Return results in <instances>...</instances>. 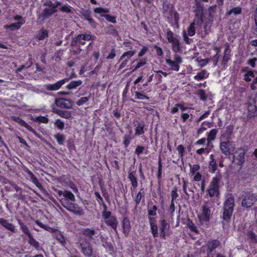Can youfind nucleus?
<instances>
[{
    "label": "nucleus",
    "instance_id": "obj_1",
    "mask_svg": "<svg viewBox=\"0 0 257 257\" xmlns=\"http://www.w3.org/2000/svg\"><path fill=\"white\" fill-rule=\"evenodd\" d=\"M234 206V199L229 195L224 203L223 207L222 219L223 221L228 222L231 218Z\"/></svg>",
    "mask_w": 257,
    "mask_h": 257
},
{
    "label": "nucleus",
    "instance_id": "obj_2",
    "mask_svg": "<svg viewBox=\"0 0 257 257\" xmlns=\"http://www.w3.org/2000/svg\"><path fill=\"white\" fill-rule=\"evenodd\" d=\"M241 198V206L245 208L251 207L257 201L256 196L251 192H247L242 194Z\"/></svg>",
    "mask_w": 257,
    "mask_h": 257
},
{
    "label": "nucleus",
    "instance_id": "obj_3",
    "mask_svg": "<svg viewBox=\"0 0 257 257\" xmlns=\"http://www.w3.org/2000/svg\"><path fill=\"white\" fill-rule=\"evenodd\" d=\"M221 176L220 175H217L216 176L213 178L211 182L210 183L209 188L207 190L209 195L210 197L214 196H218L219 194L218 183L220 181Z\"/></svg>",
    "mask_w": 257,
    "mask_h": 257
},
{
    "label": "nucleus",
    "instance_id": "obj_4",
    "mask_svg": "<svg viewBox=\"0 0 257 257\" xmlns=\"http://www.w3.org/2000/svg\"><path fill=\"white\" fill-rule=\"evenodd\" d=\"M208 0H195V6L194 8L196 17L198 18V25L201 24L203 22V16L204 6L201 4V2H208Z\"/></svg>",
    "mask_w": 257,
    "mask_h": 257
},
{
    "label": "nucleus",
    "instance_id": "obj_5",
    "mask_svg": "<svg viewBox=\"0 0 257 257\" xmlns=\"http://www.w3.org/2000/svg\"><path fill=\"white\" fill-rule=\"evenodd\" d=\"M247 109L248 117L251 118L257 115V94L249 98Z\"/></svg>",
    "mask_w": 257,
    "mask_h": 257
},
{
    "label": "nucleus",
    "instance_id": "obj_6",
    "mask_svg": "<svg viewBox=\"0 0 257 257\" xmlns=\"http://www.w3.org/2000/svg\"><path fill=\"white\" fill-rule=\"evenodd\" d=\"M245 152L244 150L239 149L235 151L233 156V161L236 165L241 166L245 161Z\"/></svg>",
    "mask_w": 257,
    "mask_h": 257
},
{
    "label": "nucleus",
    "instance_id": "obj_7",
    "mask_svg": "<svg viewBox=\"0 0 257 257\" xmlns=\"http://www.w3.org/2000/svg\"><path fill=\"white\" fill-rule=\"evenodd\" d=\"M61 203L65 208L71 212L78 214H79L82 212V209L76 204L72 202H69L65 200H61Z\"/></svg>",
    "mask_w": 257,
    "mask_h": 257
},
{
    "label": "nucleus",
    "instance_id": "obj_8",
    "mask_svg": "<svg viewBox=\"0 0 257 257\" xmlns=\"http://www.w3.org/2000/svg\"><path fill=\"white\" fill-rule=\"evenodd\" d=\"M220 150L225 155H229L231 152L234 150V147L232 143L228 141L226 142H223L220 145Z\"/></svg>",
    "mask_w": 257,
    "mask_h": 257
},
{
    "label": "nucleus",
    "instance_id": "obj_9",
    "mask_svg": "<svg viewBox=\"0 0 257 257\" xmlns=\"http://www.w3.org/2000/svg\"><path fill=\"white\" fill-rule=\"evenodd\" d=\"M211 203L206 202L205 204L202 206V212L199 217L201 219L208 221L209 219V215L210 214V208Z\"/></svg>",
    "mask_w": 257,
    "mask_h": 257
},
{
    "label": "nucleus",
    "instance_id": "obj_10",
    "mask_svg": "<svg viewBox=\"0 0 257 257\" xmlns=\"http://www.w3.org/2000/svg\"><path fill=\"white\" fill-rule=\"evenodd\" d=\"M56 105L58 107L70 109L72 107L71 101L64 98H60L55 100Z\"/></svg>",
    "mask_w": 257,
    "mask_h": 257
},
{
    "label": "nucleus",
    "instance_id": "obj_11",
    "mask_svg": "<svg viewBox=\"0 0 257 257\" xmlns=\"http://www.w3.org/2000/svg\"><path fill=\"white\" fill-rule=\"evenodd\" d=\"M82 251L85 255L91 256L92 255V247L88 241H84L80 243Z\"/></svg>",
    "mask_w": 257,
    "mask_h": 257
},
{
    "label": "nucleus",
    "instance_id": "obj_12",
    "mask_svg": "<svg viewBox=\"0 0 257 257\" xmlns=\"http://www.w3.org/2000/svg\"><path fill=\"white\" fill-rule=\"evenodd\" d=\"M170 224L164 219L160 220V237L165 238L169 231Z\"/></svg>",
    "mask_w": 257,
    "mask_h": 257
},
{
    "label": "nucleus",
    "instance_id": "obj_13",
    "mask_svg": "<svg viewBox=\"0 0 257 257\" xmlns=\"http://www.w3.org/2000/svg\"><path fill=\"white\" fill-rule=\"evenodd\" d=\"M69 79L65 78L63 80H60L56 83L53 84H48L45 86L47 89L51 91H54L59 89L61 86H62L65 82L68 80Z\"/></svg>",
    "mask_w": 257,
    "mask_h": 257
},
{
    "label": "nucleus",
    "instance_id": "obj_14",
    "mask_svg": "<svg viewBox=\"0 0 257 257\" xmlns=\"http://www.w3.org/2000/svg\"><path fill=\"white\" fill-rule=\"evenodd\" d=\"M163 9L164 11L163 13L164 15L166 14L167 12H169L170 13H173L175 21L177 22L179 20V14L177 13V12L173 11V8L172 6L164 4L163 6Z\"/></svg>",
    "mask_w": 257,
    "mask_h": 257
},
{
    "label": "nucleus",
    "instance_id": "obj_15",
    "mask_svg": "<svg viewBox=\"0 0 257 257\" xmlns=\"http://www.w3.org/2000/svg\"><path fill=\"white\" fill-rule=\"evenodd\" d=\"M149 222L151 227V230L154 237L158 236V226L156 223V220L154 217H149Z\"/></svg>",
    "mask_w": 257,
    "mask_h": 257
},
{
    "label": "nucleus",
    "instance_id": "obj_16",
    "mask_svg": "<svg viewBox=\"0 0 257 257\" xmlns=\"http://www.w3.org/2000/svg\"><path fill=\"white\" fill-rule=\"evenodd\" d=\"M0 224L9 231L13 232H16L15 226L12 223L9 222L7 220L3 218H0Z\"/></svg>",
    "mask_w": 257,
    "mask_h": 257
},
{
    "label": "nucleus",
    "instance_id": "obj_17",
    "mask_svg": "<svg viewBox=\"0 0 257 257\" xmlns=\"http://www.w3.org/2000/svg\"><path fill=\"white\" fill-rule=\"evenodd\" d=\"M27 173L30 177L33 183H34L41 190H42L43 192L46 193V190L44 188L42 185L39 182L38 179L34 176L33 173L29 170H28Z\"/></svg>",
    "mask_w": 257,
    "mask_h": 257
},
{
    "label": "nucleus",
    "instance_id": "obj_18",
    "mask_svg": "<svg viewBox=\"0 0 257 257\" xmlns=\"http://www.w3.org/2000/svg\"><path fill=\"white\" fill-rule=\"evenodd\" d=\"M128 178L131 181L132 186L135 188L138 186L137 178L136 177V171L130 169L128 173Z\"/></svg>",
    "mask_w": 257,
    "mask_h": 257
},
{
    "label": "nucleus",
    "instance_id": "obj_19",
    "mask_svg": "<svg viewBox=\"0 0 257 257\" xmlns=\"http://www.w3.org/2000/svg\"><path fill=\"white\" fill-rule=\"evenodd\" d=\"M105 223L108 226H111L117 233L116 230L117 226V221L116 218L115 216H112L111 218H108L105 220Z\"/></svg>",
    "mask_w": 257,
    "mask_h": 257
},
{
    "label": "nucleus",
    "instance_id": "obj_20",
    "mask_svg": "<svg viewBox=\"0 0 257 257\" xmlns=\"http://www.w3.org/2000/svg\"><path fill=\"white\" fill-rule=\"evenodd\" d=\"M53 112L65 118L69 119L71 117V112L67 110L54 109Z\"/></svg>",
    "mask_w": 257,
    "mask_h": 257
},
{
    "label": "nucleus",
    "instance_id": "obj_21",
    "mask_svg": "<svg viewBox=\"0 0 257 257\" xmlns=\"http://www.w3.org/2000/svg\"><path fill=\"white\" fill-rule=\"evenodd\" d=\"M122 227L123 229V233L125 235H127L128 234L130 228H131V225H130V222L127 218H124L123 219L122 221Z\"/></svg>",
    "mask_w": 257,
    "mask_h": 257
},
{
    "label": "nucleus",
    "instance_id": "obj_22",
    "mask_svg": "<svg viewBox=\"0 0 257 257\" xmlns=\"http://www.w3.org/2000/svg\"><path fill=\"white\" fill-rule=\"evenodd\" d=\"M219 244L217 240H214L208 243L207 253H211L213 250L215 249Z\"/></svg>",
    "mask_w": 257,
    "mask_h": 257
},
{
    "label": "nucleus",
    "instance_id": "obj_23",
    "mask_svg": "<svg viewBox=\"0 0 257 257\" xmlns=\"http://www.w3.org/2000/svg\"><path fill=\"white\" fill-rule=\"evenodd\" d=\"M211 161L209 162V171L211 173H214L217 168L216 161L214 158L213 155L211 154L210 156Z\"/></svg>",
    "mask_w": 257,
    "mask_h": 257
},
{
    "label": "nucleus",
    "instance_id": "obj_24",
    "mask_svg": "<svg viewBox=\"0 0 257 257\" xmlns=\"http://www.w3.org/2000/svg\"><path fill=\"white\" fill-rule=\"evenodd\" d=\"M57 12L56 8H48L44 10L42 16L45 18H48Z\"/></svg>",
    "mask_w": 257,
    "mask_h": 257
},
{
    "label": "nucleus",
    "instance_id": "obj_25",
    "mask_svg": "<svg viewBox=\"0 0 257 257\" xmlns=\"http://www.w3.org/2000/svg\"><path fill=\"white\" fill-rule=\"evenodd\" d=\"M145 126V125L144 122H140L135 129V135L140 136L144 134L145 133L144 130Z\"/></svg>",
    "mask_w": 257,
    "mask_h": 257
},
{
    "label": "nucleus",
    "instance_id": "obj_26",
    "mask_svg": "<svg viewBox=\"0 0 257 257\" xmlns=\"http://www.w3.org/2000/svg\"><path fill=\"white\" fill-rule=\"evenodd\" d=\"M95 231L94 229H90L89 228L84 229L82 231V233L91 240L93 239V236L95 234Z\"/></svg>",
    "mask_w": 257,
    "mask_h": 257
},
{
    "label": "nucleus",
    "instance_id": "obj_27",
    "mask_svg": "<svg viewBox=\"0 0 257 257\" xmlns=\"http://www.w3.org/2000/svg\"><path fill=\"white\" fill-rule=\"evenodd\" d=\"M157 209L158 207L156 205H152L149 204L148 207L149 217H151V216H155L157 214Z\"/></svg>",
    "mask_w": 257,
    "mask_h": 257
},
{
    "label": "nucleus",
    "instance_id": "obj_28",
    "mask_svg": "<svg viewBox=\"0 0 257 257\" xmlns=\"http://www.w3.org/2000/svg\"><path fill=\"white\" fill-rule=\"evenodd\" d=\"M217 133V130H216L215 129H212L210 131L208 135V138H207V141H208L207 145L208 146L209 145V143L211 141H213L215 139L216 135Z\"/></svg>",
    "mask_w": 257,
    "mask_h": 257
},
{
    "label": "nucleus",
    "instance_id": "obj_29",
    "mask_svg": "<svg viewBox=\"0 0 257 257\" xmlns=\"http://www.w3.org/2000/svg\"><path fill=\"white\" fill-rule=\"evenodd\" d=\"M166 63L171 67V69L173 70L178 71L179 70V65L178 64L175 63L171 59H167L166 60Z\"/></svg>",
    "mask_w": 257,
    "mask_h": 257
},
{
    "label": "nucleus",
    "instance_id": "obj_30",
    "mask_svg": "<svg viewBox=\"0 0 257 257\" xmlns=\"http://www.w3.org/2000/svg\"><path fill=\"white\" fill-rule=\"evenodd\" d=\"M29 56H30V57L29 58V65H27V63H26L25 64L21 65L19 68H18L16 70L15 73L17 74H18V73L20 72H21L24 68H29V67H30L32 65V64H33L32 58V57H31V55H30Z\"/></svg>",
    "mask_w": 257,
    "mask_h": 257
},
{
    "label": "nucleus",
    "instance_id": "obj_31",
    "mask_svg": "<svg viewBox=\"0 0 257 257\" xmlns=\"http://www.w3.org/2000/svg\"><path fill=\"white\" fill-rule=\"evenodd\" d=\"M82 83L81 80L73 81L71 82L67 86V88L68 89H72L76 88L80 86Z\"/></svg>",
    "mask_w": 257,
    "mask_h": 257
},
{
    "label": "nucleus",
    "instance_id": "obj_32",
    "mask_svg": "<svg viewBox=\"0 0 257 257\" xmlns=\"http://www.w3.org/2000/svg\"><path fill=\"white\" fill-rule=\"evenodd\" d=\"M170 43H171L172 44V49L174 51L177 52L180 51V44L177 38H176Z\"/></svg>",
    "mask_w": 257,
    "mask_h": 257
},
{
    "label": "nucleus",
    "instance_id": "obj_33",
    "mask_svg": "<svg viewBox=\"0 0 257 257\" xmlns=\"http://www.w3.org/2000/svg\"><path fill=\"white\" fill-rule=\"evenodd\" d=\"M22 24H23L22 23L18 22V23H13L10 25H5L4 28L5 29L10 28L11 31H14L16 29H19Z\"/></svg>",
    "mask_w": 257,
    "mask_h": 257
},
{
    "label": "nucleus",
    "instance_id": "obj_34",
    "mask_svg": "<svg viewBox=\"0 0 257 257\" xmlns=\"http://www.w3.org/2000/svg\"><path fill=\"white\" fill-rule=\"evenodd\" d=\"M19 223L20 225V227H21V230H22V231L26 234H27L28 235V237H29L30 236H31V235H32V234H31V233L30 232V230H29L28 227L25 225L24 224V223H23L22 221H19Z\"/></svg>",
    "mask_w": 257,
    "mask_h": 257
},
{
    "label": "nucleus",
    "instance_id": "obj_35",
    "mask_svg": "<svg viewBox=\"0 0 257 257\" xmlns=\"http://www.w3.org/2000/svg\"><path fill=\"white\" fill-rule=\"evenodd\" d=\"M61 3L60 2H56L55 3H53L51 1H46V2L44 3V5L45 6L48 7V8H57L59 6L61 5Z\"/></svg>",
    "mask_w": 257,
    "mask_h": 257
},
{
    "label": "nucleus",
    "instance_id": "obj_36",
    "mask_svg": "<svg viewBox=\"0 0 257 257\" xmlns=\"http://www.w3.org/2000/svg\"><path fill=\"white\" fill-rule=\"evenodd\" d=\"M247 236L251 242L257 243V235L254 232L251 231L248 232Z\"/></svg>",
    "mask_w": 257,
    "mask_h": 257
},
{
    "label": "nucleus",
    "instance_id": "obj_37",
    "mask_svg": "<svg viewBox=\"0 0 257 257\" xmlns=\"http://www.w3.org/2000/svg\"><path fill=\"white\" fill-rule=\"evenodd\" d=\"M196 24L195 22L191 23L188 28V35L190 36H193L195 33V27Z\"/></svg>",
    "mask_w": 257,
    "mask_h": 257
},
{
    "label": "nucleus",
    "instance_id": "obj_38",
    "mask_svg": "<svg viewBox=\"0 0 257 257\" xmlns=\"http://www.w3.org/2000/svg\"><path fill=\"white\" fill-rule=\"evenodd\" d=\"M244 80L249 82L251 80L252 78L254 77V74L252 71H248L244 74Z\"/></svg>",
    "mask_w": 257,
    "mask_h": 257
},
{
    "label": "nucleus",
    "instance_id": "obj_39",
    "mask_svg": "<svg viewBox=\"0 0 257 257\" xmlns=\"http://www.w3.org/2000/svg\"><path fill=\"white\" fill-rule=\"evenodd\" d=\"M206 73L207 71L206 70H202L201 72L197 73V74L194 76V79L196 80H202L205 78H206Z\"/></svg>",
    "mask_w": 257,
    "mask_h": 257
},
{
    "label": "nucleus",
    "instance_id": "obj_40",
    "mask_svg": "<svg viewBox=\"0 0 257 257\" xmlns=\"http://www.w3.org/2000/svg\"><path fill=\"white\" fill-rule=\"evenodd\" d=\"M78 36H84V38L80 41H78L79 45H84L85 44V41H89L91 39V36L90 35L85 34V35H79ZM79 46V45H78Z\"/></svg>",
    "mask_w": 257,
    "mask_h": 257
},
{
    "label": "nucleus",
    "instance_id": "obj_41",
    "mask_svg": "<svg viewBox=\"0 0 257 257\" xmlns=\"http://www.w3.org/2000/svg\"><path fill=\"white\" fill-rule=\"evenodd\" d=\"M241 8L239 7H236V8H233L232 9H231V10L228 11L227 13H226V16H229L232 14H234L235 15L239 14L241 13Z\"/></svg>",
    "mask_w": 257,
    "mask_h": 257
},
{
    "label": "nucleus",
    "instance_id": "obj_42",
    "mask_svg": "<svg viewBox=\"0 0 257 257\" xmlns=\"http://www.w3.org/2000/svg\"><path fill=\"white\" fill-rule=\"evenodd\" d=\"M91 94H89V96L87 97H82L80 99L78 100L76 102V104L78 106H80L83 105L84 103L87 102L90 98Z\"/></svg>",
    "mask_w": 257,
    "mask_h": 257
},
{
    "label": "nucleus",
    "instance_id": "obj_43",
    "mask_svg": "<svg viewBox=\"0 0 257 257\" xmlns=\"http://www.w3.org/2000/svg\"><path fill=\"white\" fill-rule=\"evenodd\" d=\"M83 38L84 36H77L76 37L72 38L70 44L71 46L72 47L76 46L78 45V41H80Z\"/></svg>",
    "mask_w": 257,
    "mask_h": 257
},
{
    "label": "nucleus",
    "instance_id": "obj_44",
    "mask_svg": "<svg viewBox=\"0 0 257 257\" xmlns=\"http://www.w3.org/2000/svg\"><path fill=\"white\" fill-rule=\"evenodd\" d=\"M20 123L21 124L24 126H25L26 128H27L29 131L32 132L35 135H37V132L27 123H26L25 121H24L23 120H21L20 121Z\"/></svg>",
    "mask_w": 257,
    "mask_h": 257
},
{
    "label": "nucleus",
    "instance_id": "obj_45",
    "mask_svg": "<svg viewBox=\"0 0 257 257\" xmlns=\"http://www.w3.org/2000/svg\"><path fill=\"white\" fill-rule=\"evenodd\" d=\"M48 37V32L47 30H42L37 35V38L39 40H44L46 37Z\"/></svg>",
    "mask_w": 257,
    "mask_h": 257
},
{
    "label": "nucleus",
    "instance_id": "obj_46",
    "mask_svg": "<svg viewBox=\"0 0 257 257\" xmlns=\"http://www.w3.org/2000/svg\"><path fill=\"white\" fill-rule=\"evenodd\" d=\"M55 138L57 139V141L59 144L62 145L64 141L65 140V137L64 135L61 134H57L55 135Z\"/></svg>",
    "mask_w": 257,
    "mask_h": 257
},
{
    "label": "nucleus",
    "instance_id": "obj_47",
    "mask_svg": "<svg viewBox=\"0 0 257 257\" xmlns=\"http://www.w3.org/2000/svg\"><path fill=\"white\" fill-rule=\"evenodd\" d=\"M64 197L72 201L75 200L74 195L69 191H64Z\"/></svg>",
    "mask_w": 257,
    "mask_h": 257
},
{
    "label": "nucleus",
    "instance_id": "obj_48",
    "mask_svg": "<svg viewBox=\"0 0 257 257\" xmlns=\"http://www.w3.org/2000/svg\"><path fill=\"white\" fill-rule=\"evenodd\" d=\"M187 225L191 231H194L197 233H198V231L197 229L196 226L192 221L188 220L187 221Z\"/></svg>",
    "mask_w": 257,
    "mask_h": 257
},
{
    "label": "nucleus",
    "instance_id": "obj_49",
    "mask_svg": "<svg viewBox=\"0 0 257 257\" xmlns=\"http://www.w3.org/2000/svg\"><path fill=\"white\" fill-rule=\"evenodd\" d=\"M29 242L31 245L34 246L36 248H38L39 247V242L36 241L33 237V235H31L29 237Z\"/></svg>",
    "mask_w": 257,
    "mask_h": 257
},
{
    "label": "nucleus",
    "instance_id": "obj_50",
    "mask_svg": "<svg viewBox=\"0 0 257 257\" xmlns=\"http://www.w3.org/2000/svg\"><path fill=\"white\" fill-rule=\"evenodd\" d=\"M135 53V51H128L124 53L120 57V59H123V58H125V59H127V61L130 59V58L133 56Z\"/></svg>",
    "mask_w": 257,
    "mask_h": 257
},
{
    "label": "nucleus",
    "instance_id": "obj_51",
    "mask_svg": "<svg viewBox=\"0 0 257 257\" xmlns=\"http://www.w3.org/2000/svg\"><path fill=\"white\" fill-rule=\"evenodd\" d=\"M94 12L97 14H106L109 12V10L106 8H97L94 9Z\"/></svg>",
    "mask_w": 257,
    "mask_h": 257
},
{
    "label": "nucleus",
    "instance_id": "obj_52",
    "mask_svg": "<svg viewBox=\"0 0 257 257\" xmlns=\"http://www.w3.org/2000/svg\"><path fill=\"white\" fill-rule=\"evenodd\" d=\"M132 138L130 135H125L123 138V143L125 147H128L130 144V141L131 140Z\"/></svg>",
    "mask_w": 257,
    "mask_h": 257
},
{
    "label": "nucleus",
    "instance_id": "obj_53",
    "mask_svg": "<svg viewBox=\"0 0 257 257\" xmlns=\"http://www.w3.org/2000/svg\"><path fill=\"white\" fill-rule=\"evenodd\" d=\"M101 16L102 17H104L105 18V19L112 23H116V20H115V17H113V16H110L109 15H106V14H102L101 15Z\"/></svg>",
    "mask_w": 257,
    "mask_h": 257
},
{
    "label": "nucleus",
    "instance_id": "obj_54",
    "mask_svg": "<svg viewBox=\"0 0 257 257\" xmlns=\"http://www.w3.org/2000/svg\"><path fill=\"white\" fill-rule=\"evenodd\" d=\"M209 15L210 17V21H212L211 19H213V15L216 11V6H213L209 8Z\"/></svg>",
    "mask_w": 257,
    "mask_h": 257
},
{
    "label": "nucleus",
    "instance_id": "obj_55",
    "mask_svg": "<svg viewBox=\"0 0 257 257\" xmlns=\"http://www.w3.org/2000/svg\"><path fill=\"white\" fill-rule=\"evenodd\" d=\"M162 168V165L161 164V158L160 157H159V162H158V178L159 180L161 179Z\"/></svg>",
    "mask_w": 257,
    "mask_h": 257
},
{
    "label": "nucleus",
    "instance_id": "obj_56",
    "mask_svg": "<svg viewBox=\"0 0 257 257\" xmlns=\"http://www.w3.org/2000/svg\"><path fill=\"white\" fill-rule=\"evenodd\" d=\"M211 26V23L210 22H206L205 24L204 29V34L207 35L210 31V27Z\"/></svg>",
    "mask_w": 257,
    "mask_h": 257
},
{
    "label": "nucleus",
    "instance_id": "obj_57",
    "mask_svg": "<svg viewBox=\"0 0 257 257\" xmlns=\"http://www.w3.org/2000/svg\"><path fill=\"white\" fill-rule=\"evenodd\" d=\"M103 218L105 220L111 218L112 216L111 213L109 211L103 210L102 213Z\"/></svg>",
    "mask_w": 257,
    "mask_h": 257
},
{
    "label": "nucleus",
    "instance_id": "obj_58",
    "mask_svg": "<svg viewBox=\"0 0 257 257\" xmlns=\"http://www.w3.org/2000/svg\"><path fill=\"white\" fill-rule=\"evenodd\" d=\"M177 191V188L176 187H174L172 191H171V201L174 202V200L176 199L178 197Z\"/></svg>",
    "mask_w": 257,
    "mask_h": 257
},
{
    "label": "nucleus",
    "instance_id": "obj_59",
    "mask_svg": "<svg viewBox=\"0 0 257 257\" xmlns=\"http://www.w3.org/2000/svg\"><path fill=\"white\" fill-rule=\"evenodd\" d=\"M60 10L61 12H65L67 13H70L72 12L71 7L68 5H65V6H63L61 7L60 8Z\"/></svg>",
    "mask_w": 257,
    "mask_h": 257
},
{
    "label": "nucleus",
    "instance_id": "obj_60",
    "mask_svg": "<svg viewBox=\"0 0 257 257\" xmlns=\"http://www.w3.org/2000/svg\"><path fill=\"white\" fill-rule=\"evenodd\" d=\"M177 150L178 152V154H179L180 157L181 158H183V157L184 156L183 153L185 150V149H184V147H183V146L182 145H179L177 148Z\"/></svg>",
    "mask_w": 257,
    "mask_h": 257
},
{
    "label": "nucleus",
    "instance_id": "obj_61",
    "mask_svg": "<svg viewBox=\"0 0 257 257\" xmlns=\"http://www.w3.org/2000/svg\"><path fill=\"white\" fill-rule=\"evenodd\" d=\"M136 98L138 99H144L145 98L147 99H149V97L147 96L144 95V94L139 92L138 91L135 92Z\"/></svg>",
    "mask_w": 257,
    "mask_h": 257
},
{
    "label": "nucleus",
    "instance_id": "obj_62",
    "mask_svg": "<svg viewBox=\"0 0 257 257\" xmlns=\"http://www.w3.org/2000/svg\"><path fill=\"white\" fill-rule=\"evenodd\" d=\"M167 38L168 41L170 42L176 38L173 37V33L171 30H168L167 33Z\"/></svg>",
    "mask_w": 257,
    "mask_h": 257
},
{
    "label": "nucleus",
    "instance_id": "obj_63",
    "mask_svg": "<svg viewBox=\"0 0 257 257\" xmlns=\"http://www.w3.org/2000/svg\"><path fill=\"white\" fill-rule=\"evenodd\" d=\"M55 125L60 130H63L64 127V122L60 119H57L56 120Z\"/></svg>",
    "mask_w": 257,
    "mask_h": 257
},
{
    "label": "nucleus",
    "instance_id": "obj_64",
    "mask_svg": "<svg viewBox=\"0 0 257 257\" xmlns=\"http://www.w3.org/2000/svg\"><path fill=\"white\" fill-rule=\"evenodd\" d=\"M144 197L143 193L141 192H139L136 197L135 199V202L136 203V205L137 206L141 202L142 198Z\"/></svg>",
    "mask_w": 257,
    "mask_h": 257
}]
</instances>
